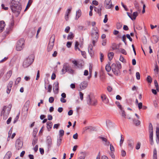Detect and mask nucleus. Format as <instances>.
Returning a JSON list of instances; mask_svg holds the SVG:
<instances>
[{
    "instance_id": "46",
    "label": "nucleus",
    "mask_w": 159,
    "mask_h": 159,
    "mask_svg": "<svg viewBox=\"0 0 159 159\" xmlns=\"http://www.w3.org/2000/svg\"><path fill=\"white\" fill-rule=\"evenodd\" d=\"M52 89V86L51 84H49L48 86L47 89L48 90V92L51 93Z\"/></svg>"
},
{
    "instance_id": "5",
    "label": "nucleus",
    "mask_w": 159,
    "mask_h": 159,
    "mask_svg": "<svg viewBox=\"0 0 159 159\" xmlns=\"http://www.w3.org/2000/svg\"><path fill=\"white\" fill-rule=\"evenodd\" d=\"M25 40L24 39H20L17 42L16 46V49L18 51L22 50L24 48Z\"/></svg>"
},
{
    "instance_id": "9",
    "label": "nucleus",
    "mask_w": 159,
    "mask_h": 159,
    "mask_svg": "<svg viewBox=\"0 0 159 159\" xmlns=\"http://www.w3.org/2000/svg\"><path fill=\"white\" fill-rule=\"evenodd\" d=\"M111 70L115 75H119L120 74V69L117 67L116 64L113 63L112 65Z\"/></svg>"
},
{
    "instance_id": "47",
    "label": "nucleus",
    "mask_w": 159,
    "mask_h": 159,
    "mask_svg": "<svg viewBox=\"0 0 159 159\" xmlns=\"http://www.w3.org/2000/svg\"><path fill=\"white\" fill-rule=\"evenodd\" d=\"M116 104L118 107L120 109L121 108H121H122L121 105L120 104V103L119 102L116 101Z\"/></svg>"
},
{
    "instance_id": "26",
    "label": "nucleus",
    "mask_w": 159,
    "mask_h": 159,
    "mask_svg": "<svg viewBox=\"0 0 159 159\" xmlns=\"http://www.w3.org/2000/svg\"><path fill=\"white\" fill-rule=\"evenodd\" d=\"M94 10L95 11H96V12H97L98 13V14H99V16H101V10H102V9L100 7L99 8H98L95 7H94Z\"/></svg>"
},
{
    "instance_id": "22",
    "label": "nucleus",
    "mask_w": 159,
    "mask_h": 159,
    "mask_svg": "<svg viewBox=\"0 0 159 159\" xmlns=\"http://www.w3.org/2000/svg\"><path fill=\"white\" fill-rule=\"evenodd\" d=\"M101 98L102 101L105 103L107 104L108 102V99L105 95H103L101 96Z\"/></svg>"
},
{
    "instance_id": "32",
    "label": "nucleus",
    "mask_w": 159,
    "mask_h": 159,
    "mask_svg": "<svg viewBox=\"0 0 159 159\" xmlns=\"http://www.w3.org/2000/svg\"><path fill=\"white\" fill-rule=\"evenodd\" d=\"M154 71L156 74H158L159 71L158 66L156 64L155 65V68L154 69Z\"/></svg>"
},
{
    "instance_id": "33",
    "label": "nucleus",
    "mask_w": 159,
    "mask_h": 159,
    "mask_svg": "<svg viewBox=\"0 0 159 159\" xmlns=\"http://www.w3.org/2000/svg\"><path fill=\"white\" fill-rule=\"evenodd\" d=\"M74 37L73 34L72 32H70L67 36V39L68 40L72 39Z\"/></svg>"
},
{
    "instance_id": "64",
    "label": "nucleus",
    "mask_w": 159,
    "mask_h": 159,
    "mask_svg": "<svg viewBox=\"0 0 159 159\" xmlns=\"http://www.w3.org/2000/svg\"><path fill=\"white\" fill-rule=\"evenodd\" d=\"M83 95L84 94L81 92H80V98L81 100L83 99Z\"/></svg>"
},
{
    "instance_id": "31",
    "label": "nucleus",
    "mask_w": 159,
    "mask_h": 159,
    "mask_svg": "<svg viewBox=\"0 0 159 159\" xmlns=\"http://www.w3.org/2000/svg\"><path fill=\"white\" fill-rule=\"evenodd\" d=\"M153 159H157V151L156 148H154L153 150Z\"/></svg>"
},
{
    "instance_id": "53",
    "label": "nucleus",
    "mask_w": 159,
    "mask_h": 159,
    "mask_svg": "<svg viewBox=\"0 0 159 159\" xmlns=\"http://www.w3.org/2000/svg\"><path fill=\"white\" fill-rule=\"evenodd\" d=\"M54 86L53 88H59V83L58 82H56L54 83Z\"/></svg>"
},
{
    "instance_id": "44",
    "label": "nucleus",
    "mask_w": 159,
    "mask_h": 159,
    "mask_svg": "<svg viewBox=\"0 0 159 159\" xmlns=\"http://www.w3.org/2000/svg\"><path fill=\"white\" fill-rule=\"evenodd\" d=\"M21 80V78L20 77H18L17 78L15 81V84L16 85H17L18 84V83L20 82Z\"/></svg>"
},
{
    "instance_id": "34",
    "label": "nucleus",
    "mask_w": 159,
    "mask_h": 159,
    "mask_svg": "<svg viewBox=\"0 0 159 159\" xmlns=\"http://www.w3.org/2000/svg\"><path fill=\"white\" fill-rule=\"evenodd\" d=\"M69 66L68 64L67 63H65L63 65V68L66 71H67V69L69 68Z\"/></svg>"
},
{
    "instance_id": "58",
    "label": "nucleus",
    "mask_w": 159,
    "mask_h": 159,
    "mask_svg": "<svg viewBox=\"0 0 159 159\" xmlns=\"http://www.w3.org/2000/svg\"><path fill=\"white\" fill-rule=\"evenodd\" d=\"M72 44V43L70 42H68L66 43V46L68 48H70L71 47Z\"/></svg>"
},
{
    "instance_id": "51",
    "label": "nucleus",
    "mask_w": 159,
    "mask_h": 159,
    "mask_svg": "<svg viewBox=\"0 0 159 159\" xmlns=\"http://www.w3.org/2000/svg\"><path fill=\"white\" fill-rule=\"evenodd\" d=\"M19 114L18 115L16 116V117L14 119V120L13 121V123L14 124L15 123L16 121L18 120V119L19 118Z\"/></svg>"
},
{
    "instance_id": "50",
    "label": "nucleus",
    "mask_w": 159,
    "mask_h": 159,
    "mask_svg": "<svg viewBox=\"0 0 159 159\" xmlns=\"http://www.w3.org/2000/svg\"><path fill=\"white\" fill-rule=\"evenodd\" d=\"M110 150L111 151V152H114L115 151V148L111 144H110Z\"/></svg>"
},
{
    "instance_id": "49",
    "label": "nucleus",
    "mask_w": 159,
    "mask_h": 159,
    "mask_svg": "<svg viewBox=\"0 0 159 159\" xmlns=\"http://www.w3.org/2000/svg\"><path fill=\"white\" fill-rule=\"evenodd\" d=\"M116 66L117 67H118L120 70L121 68V65L120 63L118 61L116 62Z\"/></svg>"
},
{
    "instance_id": "41",
    "label": "nucleus",
    "mask_w": 159,
    "mask_h": 159,
    "mask_svg": "<svg viewBox=\"0 0 159 159\" xmlns=\"http://www.w3.org/2000/svg\"><path fill=\"white\" fill-rule=\"evenodd\" d=\"M121 139L120 140V146H121L122 145V143H123V142H124V138L123 137H122V135H121Z\"/></svg>"
},
{
    "instance_id": "62",
    "label": "nucleus",
    "mask_w": 159,
    "mask_h": 159,
    "mask_svg": "<svg viewBox=\"0 0 159 159\" xmlns=\"http://www.w3.org/2000/svg\"><path fill=\"white\" fill-rule=\"evenodd\" d=\"M141 143H138L136 146V149L137 150L139 149L140 147Z\"/></svg>"
},
{
    "instance_id": "63",
    "label": "nucleus",
    "mask_w": 159,
    "mask_h": 159,
    "mask_svg": "<svg viewBox=\"0 0 159 159\" xmlns=\"http://www.w3.org/2000/svg\"><path fill=\"white\" fill-rule=\"evenodd\" d=\"M138 107L139 110L142 109L143 107L142 103V102H139L138 104Z\"/></svg>"
},
{
    "instance_id": "61",
    "label": "nucleus",
    "mask_w": 159,
    "mask_h": 159,
    "mask_svg": "<svg viewBox=\"0 0 159 159\" xmlns=\"http://www.w3.org/2000/svg\"><path fill=\"white\" fill-rule=\"evenodd\" d=\"M104 55L102 53H100V59L101 62H102V61L103 59Z\"/></svg>"
},
{
    "instance_id": "21",
    "label": "nucleus",
    "mask_w": 159,
    "mask_h": 159,
    "mask_svg": "<svg viewBox=\"0 0 159 159\" xmlns=\"http://www.w3.org/2000/svg\"><path fill=\"white\" fill-rule=\"evenodd\" d=\"M80 154L81 155L79 157L78 159H84L86 156V152H80Z\"/></svg>"
},
{
    "instance_id": "37",
    "label": "nucleus",
    "mask_w": 159,
    "mask_h": 159,
    "mask_svg": "<svg viewBox=\"0 0 159 159\" xmlns=\"http://www.w3.org/2000/svg\"><path fill=\"white\" fill-rule=\"evenodd\" d=\"M154 83L155 84V86L156 87V90L157 91H159V87L158 83L157 82V80H154Z\"/></svg>"
},
{
    "instance_id": "24",
    "label": "nucleus",
    "mask_w": 159,
    "mask_h": 159,
    "mask_svg": "<svg viewBox=\"0 0 159 159\" xmlns=\"http://www.w3.org/2000/svg\"><path fill=\"white\" fill-rule=\"evenodd\" d=\"M47 127L48 129V130L49 131L50 130V129L52 128V122L51 121H48L47 123Z\"/></svg>"
},
{
    "instance_id": "52",
    "label": "nucleus",
    "mask_w": 159,
    "mask_h": 159,
    "mask_svg": "<svg viewBox=\"0 0 159 159\" xmlns=\"http://www.w3.org/2000/svg\"><path fill=\"white\" fill-rule=\"evenodd\" d=\"M119 51L123 54H126V51L125 49H119Z\"/></svg>"
},
{
    "instance_id": "3",
    "label": "nucleus",
    "mask_w": 159,
    "mask_h": 159,
    "mask_svg": "<svg viewBox=\"0 0 159 159\" xmlns=\"http://www.w3.org/2000/svg\"><path fill=\"white\" fill-rule=\"evenodd\" d=\"M34 59V56L31 54L29 55L27 58L24 59L23 66L24 68H27L33 62Z\"/></svg>"
},
{
    "instance_id": "40",
    "label": "nucleus",
    "mask_w": 159,
    "mask_h": 159,
    "mask_svg": "<svg viewBox=\"0 0 159 159\" xmlns=\"http://www.w3.org/2000/svg\"><path fill=\"white\" fill-rule=\"evenodd\" d=\"M32 3V1H31V0H29V2H28V4L26 7L25 9V11H26V9L30 7V6L31 5Z\"/></svg>"
},
{
    "instance_id": "11",
    "label": "nucleus",
    "mask_w": 159,
    "mask_h": 159,
    "mask_svg": "<svg viewBox=\"0 0 159 159\" xmlns=\"http://www.w3.org/2000/svg\"><path fill=\"white\" fill-rule=\"evenodd\" d=\"M80 45V47H82V45L79 44V43L78 41H76L75 43V50L78 49L79 51L81 52V54L84 57L86 56V53L84 51H82L80 50V48L78 47V46Z\"/></svg>"
},
{
    "instance_id": "1",
    "label": "nucleus",
    "mask_w": 159,
    "mask_h": 159,
    "mask_svg": "<svg viewBox=\"0 0 159 159\" xmlns=\"http://www.w3.org/2000/svg\"><path fill=\"white\" fill-rule=\"evenodd\" d=\"M20 0H12L10 4V7L12 12L16 16H17L20 13L21 10V6L20 3Z\"/></svg>"
},
{
    "instance_id": "29",
    "label": "nucleus",
    "mask_w": 159,
    "mask_h": 159,
    "mask_svg": "<svg viewBox=\"0 0 159 159\" xmlns=\"http://www.w3.org/2000/svg\"><path fill=\"white\" fill-rule=\"evenodd\" d=\"M149 129L150 134H153V130L152 125L151 123H150L149 125Z\"/></svg>"
},
{
    "instance_id": "45",
    "label": "nucleus",
    "mask_w": 159,
    "mask_h": 159,
    "mask_svg": "<svg viewBox=\"0 0 159 159\" xmlns=\"http://www.w3.org/2000/svg\"><path fill=\"white\" fill-rule=\"evenodd\" d=\"M147 81L149 83H151L152 82V79L150 76H148L147 78Z\"/></svg>"
},
{
    "instance_id": "14",
    "label": "nucleus",
    "mask_w": 159,
    "mask_h": 159,
    "mask_svg": "<svg viewBox=\"0 0 159 159\" xmlns=\"http://www.w3.org/2000/svg\"><path fill=\"white\" fill-rule=\"evenodd\" d=\"M13 82L12 81H10L7 87V93L9 94L11 91V88L12 87Z\"/></svg>"
},
{
    "instance_id": "18",
    "label": "nucleus",
    "mask_w": 159,
    "mask_h": 159,
    "mask_svg": "<svg viewBox=\"0 0 159 159\" xmlns=\"http://www.w3.org/2000/svg\"><path fill=\"white\" fill-rule=\"evenodd\" d=\"M99 138L101 139L102 141L104 142L105 143L104 144L106 146H108L110 144V142L108 141L107 139L105 138L99 137Z\"/></svg>"
},
{
    "instance_id": "2",
    "label": "nucleus",
    "mask_w": 159,
    "mask_h": 159,
    "mask_svg": "<svg viewBox=\"0 0 159 159\" xmlns=\"http://www.w3.org/2000/svg\"><path fill=\"white\" fill-rule=\"evenodd\" d=\"M11 105L10 104L8 106H4L1 113V116H3V118L4 120H6L8 117L10 112Z\"/></svg>"
},
{
    "instance_id": "60",
    "label": "nucleus",
    "mask_w": 159,
    "mask_h": 159,
    "mask_svg": "<svg viewBox=\"0 0 159 159\" xmlns=\"http://www.w3.org/2000/svg\"><path fill=\"white\" fill-rule=\"evenodd\" d=\"M54 100V98L53 97H50L49 99V102L50 103H52Z\"/></svg>"
},
{
    "instance_id": "6",
    "label": "nucleus",
    "mask_w": 159,
    "mask_h": 159,
    "mask_svg": "<svg viewBox=\"0 0 159 159\" xmlns=\"http://www.w3.org/2000/svg\"><path fill=\"white\" fill-rule=\"evenodd\" d=\"M87 102L89 105L96 106L97 103V101L96 99L92 100L90 95H88L87 97Z\"/></svg>"
},
{
    "instance_id": "12",
    "label": "nucleus",
    "mask_w": 159,
    "mask_h": 159,
    "mask_svg": "<svg viewBox=\"0 0 159 159\" xmlns=\"http://www.w3.org/2000/svg\"><path fill=\"white\" fill-rule=\"evenodd\" d=\"M88 85V82L86 81H84L82 82L80 84V91H81L85 89L87 87Z\"/></svg>"
},
{
    "instance_id": "20",
    "label": "nucleus",
    "mask_w": 159,
    "mask_h": 159,
    "mask_svg": "<svg viewBox=\"0 0 159 159\" xmlns=\"http://www.w3.org/2000/svg\"><path fill=\"white\" fill-rule=\"evenodd\" d=\"M12 73V71L11 70L9 71L7 73L6 76V78L4 80L5 81L7 80L10 77Z\"/></svg>"
},
{
    "instance_id": "17",
    "label": "nucleus",
    "mask_w": 159,
    "mask_h": 159,
    "mask_svg": "<svg viewBox=\"0 0 159 159\" xmlns=\"http://www.w3.org/2000/svg\"><path fill=\"white\" fill-rule=\"evenodd\" d=\"M138 16V13L136 11L134 12L132 14L130 15V18L132 20H135L136 17Z\"/></svg>"
},
{
    "instance_id": "23",
    "label": "nucleus",
    "mask_w": 159,
    "mask_h": 159,
    "mask_svg": "<svg viewBox=\"0 0 159 159\" xmlns=\"http://www.w3.org/2000/svg\"><path fill=\"white\" fill-rule=\"evenodd\" d=\"M11 156V152L10 151H8L5 154L3 159H9Z\"/></svg>"
},
{
    "instance_id": "39",
    "label": "nucleus",
    "mask_w": 159,
    "mask_h": 159,
    "mask_svg": "<svg viewBox=\"0 0 159 159\" xmlns=\"http://www.w3.org/2000/svg\"><path fill=\"white\" fill-rule=\"evenodd\" d=\"M64 132L63 130H62V129L60 130L59 131V137L62 136L64 135Z\"/></svg>"
},
{
    "instance_id": "42",
    "label": "nucleus",
    "mask_w": 159,
    "mask_h": 159,
    "mask_svg": "<svg viewBox=\"0 0 159 159\" xmlns=\"http://www.w3.org/2000/svg\"><path fill=\"white\" fill-rule=\"evenodd\" d=\"M153 39H154V42L157 43L158 42V41L159 38L158 36L157 35H154L153 36Z\"/></svg>"
},
{
    "instance_id": "57",
    "label": "nucleus",
    "mask_w": 159,
    "mask_h": 159,
    "mask_svg": "<svg viewBox=\"0 0 159 159\" xmlns=\"http://www.w3.org/2000/svg\"><path fill=\"white\" fill-rule=\"evenodd\" d=\"M108 20V18H107V15H106L105 16L104 19L103 20V22L104 23H106L107 22Z\"/></svg>"
},
{
    "instance_id": "56",
    "label": "nucleus",
    "mask_w": 159,
    "mask_h": 159,
    "mask_svg": "<svg viewBox=\"0 0 159 159\" xmlns=\"http://www.w3.org/2000/svg\"><path fill=\"white\" fill-rule=\"evenodd\" d=\"M67 71L70 73H73L74 72L73 70L70 67H69V68L67 70Z\"/></svg>"
},
{
    "instance_id": "7",
    "label": "nucleus",
    "mask_w": 159,
    "mask_h": 159,
    "mask_svg": "<svg viewBox=\"0 0 159 159\" xmlns=\"http://www.w3.org/2000/svg\"><path fill=\"white\" fill-rule=\"evenodd\" d=\"M104 6L106 9H112L114 7L112 4L111 0H105Z\"/></svg>"
},
{
    "instance_id": "10",
    "label": "nucleus",
    "mask_w": 159,
    "mask_h": 159,
    "mask_svg": "<svg viewBox=\"0 0 159 159\" xmlns=\"http://www.w3.org/2000/svg\"><path fill=\"white\" fill-rule=\"evenodd\" d=\"M135 115L137 119H136L135 118L132 119L133 123L134 125L135 126H138L140 125L141 124L140 121L139 120V117L136 113L135 114Z\"/></svg>"
},
{
    "instance_id": "4",
    "label": "nucleus",
    "mask_w": 159,
    "mask_h": 159,
    "mask_svg": "<svg viewBox=\"0 0 159 159\" xmlns=\"http://www.w3.org/2000/svg\"><path fill=\"white\" fill-rule=\"evenodd\" d=\"M55 36L52 35L49 39V43L48 46L47 50L48 52L51 51L53 48L55 41Z\"/></svg>"
},
{
    "instance_id": "28",
    "label": "nucleus",
    "mask_w": 159,
    "mask_h": 159,
    "mask_svg": "<svg viewBox=\"0 0 159 159\" xmlns=\"http://www.w3.org/2000/svg\"><path fill=\"white\" fill-rule=\"evenodd\" d=\"M114 55V54L113 52H110L108 53V57L110 61H111Z\"/></svg>"
},
{
    "instance_id": "16",
    "label": "nucleus",
    "mask_w": 159,
    "mask_h": 159,
    "mask_svg": "<svg viewBox=\"0 0 159 159\" xmlns=\"http://www.w3.org/2000/svg\"><path fill=\"white\" fill-rule=\"evenodd\" d=\"M98 34V28L96 27H94L91 31V35L94 36V35Z\"/></svg>"
},
{
    "instance_id": "30",
    "label": "nucleus",
    "mask_w": 159,
    "mask_h": 159,
    "mask_svg": "<svg viewBox=\"0 0 159 159\" xmlns=\"http://www.w3.org/2000/svg\"><path fill=\"white\" fill-rule=\"evenodd\" d=\"M111 47L113 50H116L119 48V46L116 44L113 43L112 44Z\"/></svg>"
},
{
    "instance_id": "19",
    "label": "nucleus",
    "mask_w": 159,
    "mask_h": 159,
    "mask_svg": "<svg viewBox=\"0 0 159 159\" xmlns=\"http://www.w3.org/2000/svg\"><path fill=\"white\" fill-rule=\"evenodd\" d=\"M5 26V23L4 21L2 20L0 21V32H2Z\"/></svg>"
},
{
    "instance_id": "48",
    "label": "nucleus",
    "mask_w": 159,
    "mask_h": 159,
    "mask_svg": "<svg viewBox=\"0 0 159 159\" xmlns=\"http://www.w3.org/2000/svg\"><path fill=\"white\" fill-rule=\"evenodd\" d=\"M122 27V24L120 23L117 24V28L118 29H120Z\"/></svg>"
},
{
    "instance_id": "25",
    "label": "nucleus",
    "mask_w": 159,
    "mask_h": 159,
    "mask_svg": "<svg viewBox=\"0 0 159 159\" xmlns=\"http://www.w3.org/2000/svg\"><path fill=\"white\" fill-rule=\"evenodd\" d=\"M120 109V111H119V113L120 114L123 116V117L124 118H125L126 114L125 113L124 110L123 109V108H121V109Z\"/></svg>"
},
{
    "instance_id": "54",
    "label": "nucleus",
    "mask_w": 159,
    "mask_h": 159,
    "mask_svg": "<svg viewBox=\"0 0 159 159\" xmlns=\"http://www.w3.org/2000/svg\"><path fill=\"white\" fill-rule=\"evenodd\" d=\"M126 38V37L125 35H124L122 37V40L124 42L125 44H126V42L125 41Z\"/></svg>"
},
{
    "instance_id": "27",
    "label": "nucleus",
    "mask_w": 159,
    "mask_h": 159,
    "mask_svg": "<svg viewBox=\"0 0 159 159\" xmlns=\"http://www.w3.org/2000/svg\"><path fill=\"white\" fill-rule=\"evenodd\" d=\"M81 12L80 10H78L76 11V17L75 19L77 20L81 16Z\"/></svg>"
},
{
    "instance_id": "59",
    "label": "nucleus",
    "mask_w": 159,
    "mask_h": 159,
    "mask_svg": "<svg viewBox=\"0 0 159 159\" xmlns=\"http://www.w3.org/2000/svg\"><path fill=\"white\" fill-rule=\"evenodd\" d=\"M61 138H59V139H57V145L58 146H60V145L61 144Z\"/></svg>"
},
{
    "instance_id": "55",
    "label": "nucleus",
    "mask_w": 159,
    "mask_h": 159,
    "mask_svg": "<svg viewBox=\"0 0 159 159\" xmlns=\"http://www.w3.org/2000/svg\"><path fill=\"white\" fill-rule=\"evenodd\" d=\"M136 76L137 80H139L140 79V74L139 72H136Z\"/></svg>"
},
{
    "instance_id": "13",
    "label": "nucleus",
    "mask_w": 159,
    "mask_h": 159,
    "mask_svg": "<svg viewBox=\"0 0 159 159\" xmlns=\"http://www.w3.org/2000/svg\"><path fill=\"white\" fill-rule=\"evenodd\" d=\"M46 143L48 145V148H50L52 144V139L50 136H48L47 138Z\"/></svg>"
},
{
    "instance_id": "8",
    "label": "nucleus",
    "mask_w": 159,
    "mask_h": 159,
    "mask_svg": "<svg viewBox=\"0 0 159 159\" xmlns=\"http://www.w3.org/2000/svg\"><path fill=\"white\" fill-rule=\"evenodd\" d=\"M23 145V142L20 138L17 139L16 142L15 148L17 150L21 149Z\"/></svg>"
},
{
    "instance_id": "43",
    "label": "nucleus",
    "mask_w": 159,
    "mask_h": 159,
    "mask_svg": "<svg viewBox=\"0 0 159 159\" xmlns=\"http://www.w3.org/2000/svg\"><path fill=\"white\" fill-rule=\"evenodd\" d=\"M71 9V7L68 9L66 11V15L69 16V14L70 13Z\"/></svg>"
},
{
    "instance_id": "38",
    "label": "nucleus",
    "mask_w": 159,
    "mask_h": 159,
    "mask_svg": "<svg viewBox=\"0 0 159 159\" xmlns=\"http://www.w3.org/2000/svg\"><path fill=\"white\" fill-rule=\"evenodd\" d=\"M38 139H37L36 137H34V138L33 139L32 142V145L34 146V145L37 142Z\"/></svg>"
},
{
    "instance_id": "36",
    "label": "nucleus",
    "mask_w": 159,
    "mask_h": 159,
    "mask_svg": "<svg viewBox=\"0 0 159 159\" xmlns=\"http://www.w3.org/2000/svg\"><path fill=\"white\" fill-rule=\"evenodd\" d=\"M153 134H150L149 135L150 141L151 145H152L153 143Z\"/></svg>"
},
{
    "instance_id": "15",
    "label": "nucleus",
    "mask_w": 159,
    "mask_h": 159,
    "mask_svg": "<svg viewBox=\"0 0 159 159\" xmlns=\"http://www.w3.org/2000/svg\"><path fill=\"white\" fill-rule=\"evenodd\" d=\"M156 134L157 136L156 141L157 143H159V123L157 124L156 128Z\"/></svg>"
},
{
    "instance_id": "35",
    "label": "nucleus",
    "mask_w": 159,
    "mask_h": 159,
    "mask_svg": "<svg viewBox=\"0 0 159 159\" xmlns=\"http://www.w3.org/2000/svg\"><path fill=\"white\" fill-rule=\"evenodd\" d=\"M105 69L107 72H109L111 69V67L109 64H107L106 66Z\"/></svg>"
}]
</instances>
